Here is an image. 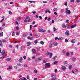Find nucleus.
<instances>
[{"label":"nucleus","mask_w":80,"mask_h":80,"mask_svg":"<svg viewBox=\"0 0 80 80\" xmlns=\"http://www.w3.org/2000/svg\"><path fill=\"white\" fill-rule=\"evenodd\" d=\"M53 31H54V32L55 31H57V29L55 28H53Z\"/></svg>","instance_id":"37998d69"},{"label":"nucleus","mask_w":80,"mask_h":80,"mask_svg":"<svg viewBox=\"0 0 80 80\" xmlns=\"http://www.w3.org/2000/svg\"><path fill=\"white\" fill-rule=\"evenodd\" d=\"M65 10H64V9H61V12H62H62H64Z\"/></svg>","instance_id":"4c0bfd02"},{"label":"nucleus","mask_w":80,"mask_h":80,"mask_svg":"<svg viewBox=\"0 0 80 80\" xmlns=\"http://www.w3.org/2000/svg\"><path fill=\"white\" fill-rule=\"evenodd\" d=\"M0 46L1 47H3V44H2V41L1 40H0Z\"/></svg>","instance_id":"6ab92c4d"},{"label":"nucleus","mask_w":80,"mask_h":80,"mask_svg":"<svg viewBox=\"0 0 80 80\" xmlns=\"http://www.w3.org/2000/svg\"><path fill=\"white\" fill-rule=\"evenodd\" d=\"M3 28L2 27H0V30H3Z\"/></svg>","instance_id":"3c124183"},{"label":"nucleus","mask_w":80,"mask_h":80,"mask_svg":"<svg viewBox=\"0 0 80 80\" xmlns=\"http://www.w3.org/2000/svg\"><path fill=\"white\" fill-rule=\"evenodd\" d=\"M38 42V41H37V40H36L34 41V43H35V44H37V43Z\"/></svg>","instance_id":"58836bf2"},{"label":"nucleus","mask_w":80,"mask_h":80,"mask_svg":"<svg viewBox=\"0 0 80 80\" xmlns=\"http://www.w3.org/2000/svg\"><path fill=\"white\" fill-rule=\"evenodd\" d=\"M76 60V58H73V61H75Z\"/></svg>","instance_id":"338daca9"},{"label":"nucleus","mask_w":80,"mask_h":80,"mask_svg":"<svg viewBox=\"0 0 80 80\" xmlns=\"http://www.w3.org/2000/svg\"><path fill=\"white\" fill-rule=\"evenodd\" d=\"M43 29H40L39 30V32H43Z\"/></svg>","instance_id":"aec40b11"},{"label":"nucleus","mask_w":80,"mask_h":80,"mask_svg":"<svg viewBox=\"0 0 80 80\" xmlns=\"http://www.w3.org/2000/svg\"><path fill=\"white\" fill-rule=\"evenodd\" d=\"M40 43L42 44V45H43V44H44V42L43 41H41L40 42Z\"/></svg>","instance_id":"393cba45"},{"label":"nucleus","mask_w":80,"mask_h":80,"mask_svg":"<svg viewBox=\"0 0 80 80\" xmlns=\"http://www.w3.org/2000/svg\"><path fill=\"white\" fill-rule=\"evenodd\" d=\"M54 11H57V8H55L53 9Z\"/></svg>","instance_id":"ea45409f"},{"label":"nucleus","mask_w":80,"mask_h":80,"mask_svg":"<svg viewBox=\"0 0 80 80\" xmlns=\"http://www.w3.org/2000/svg\"><path fill=\"white\" fill-rule=\"evenodd\" d=\"M48 21H50V18H49L48 19Z\"/></svg>","instance_id":"774afa93"},{"label":"nucleus","mask_w":80,"mask_h":80,"mask_svg":"<svg viewBox=\"0 0 80 80\" xmlns=\"http://www.w3.org/2000/svg\"><path fill=\"white\" fill-rule=\"evenodd\" d=\"M16 30H19V29H20V28H19V27L18 26L16 28Z\"/></svg>","instance_id":"e433bc0d"},{"label":"nucleus","mask_w":80,"mask_h":80,"mask_svg":"<svg viewBox=\"0 0 80 80\" xmlns=\"http://www.w3.org/2000/svg\"><path fill=\"white\" fill-rule=\"evenodd\" d=\"M17 20H18V21H20V20H21V19L20 17H18L17 18Z\"/></svg>","instance_id":"a878e982"},{"label":"nucleus","mask_w":80,"mask_h":80,"mask_svg":"<svg viewBox=\"0 0 80 80\" xmlns=\"http://www.w3.org/2000/svg\"><path fill=\"white\" fill-rule=\"evenodd\" d=\"M72 68V65H70L69 66V70H70Z\"/></svg>","instance_id":"c9c22d12"},{"label":"nucleus","mask_w":80,"mask_h":80,"mask_svg":"<svg viewBox=\"0 0 80 80\" xmlns=\"http://www.w3.org/2000/svg\"><path fill=\"white\" fill-rule=\"evenodd\" d=\"M4 20V19H2L0 21V22H2Z\"/></svg>","instance_id":"6e6d98bb"},{"label":"nucleus","mask_w":80,"mask_h":80,"mask_svg":"<svg viewBox=\"0 0 80 80\" xmlns=\"http://www.w3.org/2000/svg\"><path fill=\"white\" fill-rule=\"evenodd\" d=\"M65 42H68V39H65Z\"/></svg>","instance_id":"09e8293b"},{"label":"nucleus","mask_w":80,"mask_h":80,"mask_svg":"<svg viewBox=\"0 0 80 80\" xmlns=\"http://www.w3.org/2000/svg\"><path fill=\"white\" fill-rule=\"evenodd\" d=\"M14 68L15 69H17L18 68V67L17 66H14Z\"/></svg>","instance_id":"a18cd8bd"},{"label":"nucleus","mask_w":80,"mask_h":80,"mask_svg":"<svg viewBox=\"0 0 80 80\" xmlns=\"http://www.w3.org/2000/svg\"><path fill=\"white\" fill-rule=\"evenodd\" d=\"M34 72H35V73H37V72H38V71H37V70H34Z\"/></svg>","instance_id":"49530a36"},{"label":"nucleus","mask_w":80,"mask_h":80,"mask_svg":"<svg viewBox=\"0 0 80 80\" xmlns=\"http://www.w3.org/2000/svg\"><path fill=\"white\" fill-rule=\"evenodd\" d=\"M29 3H35V1H29Z\"/></svg>","instance_id":"bb28decb"},{"label":"nucleus","mask_w":80,"mask_h":80,"mask_svg":"<svg viewBox=\"0 0 80 80\" xmlns=\"http://www.w3.org/2000/svg\"><path fill=\"white\" fill-rule=\"evenodd\" d=\"M6 61H7V62H9L11 60V58H6Z\"/></svg>","instance_id":"9d476101"},{"label":"nucleus","mask_w":80,"mask_h":80,"mask_svg":"<svg viewBox=\"0 0 80 80\" xmlns=\"http://www.w3.org/2000/svg\"><path fill=\"white\" fill-rule=\"evenodd\" d=\"M43 62L44 63H46V61H45V60H44L43 61Z\"/></svg>","instance_id":"4d7b16f0"},{"label":"nucleus","mask_w":80,"mask_h":80,"mask_svg":"<svg viewBox=\"0 0 80 80\" xmlns=\"http://www.w3.org/2000/svg\"><path fill=\"white\" fill-rule=\"evenodd\" d=\"M80 0H77L76 2L77 3L80 2Z\"/></svg>","instance_id":"bf43d9fd"},{"label":"nucleus","mask_w":80,"mask_h":80,"mask_svg":"<svg viewBox=\"0 0 80 80\" xmlns=\"http://www.w3.org/2000/svg\"><path fill=\"white\" fill-rule=\"evenodd\" d=\"M48 12L49 13H51V12L50 11H49V9H47V10H46L45 11V13H48Z\"/></svg>","instance_id":"0eeeda50"},{"label":"nucleus","mask_w":80,"mask_h":80,"mask_svg":"<svg viewBox=\"0 0 80 80\" xmlns=\"http://www.w3.org/2000/svg\"><path fill=\"white\" fill-rule=\"evenodd\" d=\"M23 61V58L22 57H21L19 58V59L18 60L19 62H22Z\"/></svg>","instance_id":"ddd939ff"},{"label":"nucleus","mask_w":80,"mask_h":80,"mask_svg":"<svg viewBox=\"0 0 80 80\" xmlns=\"http://www.w3.org/2000/svg\"><path fill=\"white\" fill-rule=\"evenodd\" d=\"M70 1V2H74V0H71Z\"/></svg>","instance_id":"69168bd1"},{"label":"nucleus","mask_w":80,"mask_h":80,"mask_svg":"<svg viewBox=\"0 0 80 80\" xmlns=\"http://www.w3.org/2000/svg\"><path fill=\"white\" fill-rule=\"evenodd\" d=\"M52 45H53V42L51 41L49 45V48H52Z\"/></svg>","instance_id":"20e7f679"},{"label":"nucleus","mask_w":80,"mask_h":80,"mask_svg":"<svg viewBox=\"0 0 80 80\" xmlns=\"http://www.w3.org/2000/svg\"><path fill=\"white\" fill-rule=\"evenodd\" d=\"M27 79H30V77L29 76V75H28L27 76Z\"/></svg>","instance_id":"72a5a7b5"},{"label":"nucleus","mask_w":80,"mask_h":80,"mask_svg":"<svg viewBox=\"0 0 80 80\" xmlns=\"http://www.w3.org/2000/svg\"><path fill=\"white\" fill-rule=\"evenodd\" d=\"M65 34L66 35H67V36H68V35H70L69 31H66L65 32Z\"/></svg>","instance_id":"6e6552de"},{"label":"nucleus","mask_w":80,"mask_h":80,"mask_svg":"<svg viewBox=\"0 0 80 80\" xmlns=\"http://www.w3.org/2000/svg\"><path fill=\"white\" fill-rule=\"evenodd\" d=\"M66 55L67 56H69V52H67L66 53Z\"/></svg>","instance_id":"a19ab883"},{"label":"nucleus","mask_w":80,"mask_h":80,"mask_svg":"<svg viewBox=\"0 0 80 80\" xmlns=\"http://www.w3.org/2000/svg\"><path fill=\"white\" fill-rule=\"evenodd\" d=\"M32 52H33L34 53H36V51L35 49H33Z\"/></svg>","instance_id":"473e14b6"},{"label":"nucleus","mask_w":80,"mask_h":80,"mask_svg":"<svg viewBox=\"0 0 80 80\" xmlns=\"http://www.w3.org/2000/svg\"><path fill=\"white\" fill-rule=\"evenodd\" d=\"M65 13L66 14L69 15V14H70L71 12H70V10H67L66 11Z\"/></svg>","instance_id":"39448f33"},{"label":"nucleus","mask_w":80,"mask_h":80,"mask_svg":"<svg viewBox=\"0 0 80 80\" xmlns=\"http://www.w3.org/2000/svg\"><path fill=\"white\" fill-rule=\"evenodd\" d=\"M12 36H15V33H14V32H13L12 34Z\"/></svg>","instance_id":"c03bdc74"},{"label":"nucleus","mask_w":80,"mask_h":80,"mask_svg":"<svg viewBox=\"0 0 80 80\" xmlns=\"http://www.w3.org/2000/svg\"><path fill=\"white\" fill-rule=\"evenodd\" d=\"M61 69L62 70H65L66 69V67L64 66H62L61 67Z\"/></svg>","instance_id":"423d86ee"},{"label":"nucleus","mask_w":80,"mask_h":80,"mask_svg":"<svg viewBox=\"0 0 80 80\" xmlns=\"http://www.w3.org/2000/svg\"><path fill=\"white\" fill-rule=\"evenodd\" d=\"M43 3H48V2L47 1H44L43 2Z\"/></svg>","instance_id":"de8ad7c7"},{"label":"nucleus","mask_w":80,"mask_h":80,"mask_svg":"<svg viewBox=\"0 0 80 80\" xmlns=\"http://www.w3.org/2000/svg\"><path fill=\"white\" fill-rule=\"evenodd\" d=\"M5 57V55H2V57H0V58H4V57Z\"/></svg>","instance_id":"c756f323"},{"label":"nucleus","mask_w":80,"mask_h":80,"mask_svg":"<svg viewBox=\"0 0 80 80\" xmlns=\"http://www.w3.org/2000/svg\"><path fill=\"white\" fill-rule=\"evenodd\" d=\"M30 17H26V20H28V22H29L30 21Z\"/></svg>","instance_id":"9b49d317"},{"label":"nucleus","mask_w":80,"mask_h":80,"mask_svg":"<svg viewBox=\"0 0 80 80\" xmlns=\"http://www.w3.org/2000/svg\"><path fill=\"white\" fill-rule=\"evenodd\" d=\"M50 75L51 77H53V76H54V74H51Z\"/></svg>","instance_id":"f704fd0d"},{"label":"nucleus","mask_w":80,"mask_h":80,"mask_svg":"<svg viewBox=\"0 0 80 80\" xmlns=\"http://www.w3.org/2000/svg\"><path fill=\"white\" fill-rule=\"evenodd\" d=\"M24 67H27V65L26 64H24Z\"/></svg>","instance_id":"680f3d73"},{"label":"nucleus","mask_w":80,"mask_h":80,"mask_svg":"<svg viewBox=\"0 0 80 80\" xmlns=\"http://www.w3.org/2000/svg\"><path fill=\"white\" fill-rule=\"evenodd\" d=\"M3 32H1V33L0 32V37H3Z\"/></svg>","instance_id":"5701e85b"},{"label":"nucleus","mask_w":80,"mask_h":80,"mask_svg":"<svg viewBox=\"0 0 80 80\" xmlns=\"http://www.w3.org/2000/svg\"><path fill=\"white\" fill-rule=\"evenodd\" d=\"M6 42V40L4 39L2 40V42L3 43H5Z\"/></svg>","instance_id":"79ce46f5"},{"label":"nucleus","mask_w":80,"mask_h":80,"mask_svg":"<svg viewBox=\"0 0 80 80\" xmlns=\"http://www.w3.org/2000/svg\"><path fill=\"white\" fill-rule=\"evenodd\" d=\"M42 57H40L38 58V60H42Z\"/></svg>","instance_id":"7c9ffc66"},{"label":"nucleus","mask_w":80,"mask_h":80,"mask_svg":"<svg viewBox=\"0 0 80 80\" xmlns=\"http://www.w3.org/2000/svg\"><path fill=\"white\" fill-rule=\"evenodd\" d=\"M13 53H15V49H14L13 51Z\"/></svg>","instance_id":"052dcab7"},{"label":"nucleus","mask_w":80,"mask_h":80,"mask_svg":"<svg viewBox=\"0 0 80 80\" xmlns=\"http://www.w3.org/2000/svg\"><path fill=\"white\" fill-rule=\"evenodd\" d=\"M62 39H63V37H60L59 38H58V40H62Z\"/></svg>","instance_id":"b1692460"},{"label":"nucleus","mask_w":80,"mask_h":80,"mask_svg":"<svg viewBox=\"0 0 80 80\" xmlns=\"http://www.w3.org/2000/svg\"><path fill=\"white\" fill-rule=\"evenodd\" d=\"M27 21H28V20H27V19H25L24 20V23H25V22H27Z\"/></svg>","instance_id":"603ef678"},{"label":"nucleus","mask_w":80,"mask_h":80,"mask_svg":"<svg viewBox=\"0 0 80 80\" xmlns=\"http://www.w3.org/2000/svg\"><path fill=\"white\" fill-rule=\"evenodd\" d=\"M9 13L10 15H11L12 14V12L9 11Z\"/></svg>","instance_id":"5fc2aeb1"},{"label":"nucleus","mask_w":80,"mask_h":80,"mask_svg":"<svg viewBox=\"0 0 80 80\" xmlns=\"http://www.w3.org/2000/svg\"><path fill=\"white\" fill-rule=\"evenodd\" d=\"M70 22V21L68 20H66V22L67 23H68Z\"/></svg>","instance_id":"c85d7f7f"},{"label":"nucleus","mask_w":80,"mask_h":80,"mask_svg":"<svg viewBox=\"0 0 80 80\" xmlns=\"http://www.w3.org/2000/svg\"><path fill=\"white\" fill-rule=\"evenodd\" d=\"M23 58H24V59H26L27 58V57H26V56H24Z\"/></svg>","instance_id":"864d4df0"},{"label":"nucleus","mask_w":80,"mask_h":80,"mask_svg":"<svg viewBox=\"0 0 80 80\" xmlns=\"http://www.w3.org/2000/svg\"><path fill=\"white\" fill-rule=\"evenodd\" d=\"M76 27V24H74L73 25H72L71 26V28H75Z\"/></svg>","instance_id":"4468645a"},{"label":"nucleus","mask_w":80,"mask_h":80,"mask_svg":"<svg viewBox=\"0 0 80 80\" xmlns=\"http://www.w3.org/2000/svg\"><path fill=\"white\" fill-rule=\"evenodd\" d=\"M30 40H33V38H31L30 39Z\"/></svg>","instance_id":"e2e57ef3"},{"label":"nucleus","mask_w":80,"mask_h":80,"mask_svg":"<svg viewBox=\"0 0 80 80\" xmlns=\"http://www.w3.org/2000/svg\"><path fill=\"white\" fill-rule=\"evenodd\" d=\"M16 35H19V32H16Z\"/></svg>","instance_id":"cd10ccee"},{"label":"nucleus","mask_w":80,"mask_h":80,"mask_svg":"<svg viewBox=\"0 0 80 80\" xmlns=\"http://www.w3.org/2000/svg\"><path fill=\"white\" fill-rule=\"evenodd\" d=\"M53 45L54 46H57L58 45V42H54Z\"/></svg>","instance_id":"2eb2a0df"},{"label":"nucleus","mask_w":80,"mask_h":80,"mask_svg":"<svg viewBox=\"0 0 80 80\" xmlns=\"http://www.w3.org/2000/svg\"><path fill=\"white\" fill-rule=\"evenodd\" d=\"M78 71V70H77H77L76 71H74L73 70H72V73H77V72Z\"/></svg>","instance_id":"4be33fe9"},{"label":"nucleus","mask_w":80,"mask_h":80,"mask_svg":"<svg viewBox=\"0 0 80 80\" xmlns=\"http://www.w3.org/2000/svg\"><path fill=\"white\" fill-rule=\"evenodd\" d=\"M47 54L48 55H49L50 58H52V57L53 56V53H50V52H48L47 53Z\"/></svg>","instance_id":"f03ea898"},{"label":"nucleus","mask_w":80,"mask_h":80,"mask_svg":"<svg viewBox=\"0 0 80 80\" xmlns=\"http://www.w3.org/2000/svg\"><path fill=\"white\" fill-rule=\"evenodd\" d=\"M57 78H56V77L54 76L53 77H52L51 80H56Z\"/></svg>","instance_id":"f8f14e48"},{"label":"nucleus","mask_w":80,"mask_h":80,"mask_svg":"<svg viewBox=\"0 0 80 80\" xmlns=\"http://www.w3.org/2000/svg\"><path fill=\"white\" fill-rule=\"evenodd\" d=\"M5 50H3L1 52L2 55H3L5 54Z\"/></svg>","instance_id":"dca6fc26"},{"label":"nucleus","mask_w":80,"mask_h":80,"mask_svg":"<svg viewBox=\"0 0 80 80\" xmlns=\"http://www.w3.org/2000/svg\"><path fill=\"white\" fill-rule=\"evenodd\" d=\"M76 42H77V40H76V39H72L71 40V42L72 43H76Z\"/></svg>","instance_id":"7ed1b4c3"},{"label":"nucleus","mask_w":80,"mask_h":80,"mask_svg":"<svg viewBox=\"0 0 80 80\" xmlns=\"http://www.w3.org/2000/svg\"><path fill=\"white\" fill-rule=\"evenodd\" d=\"M8 69L9 70L13 69V68L12 67V66H10L9 67V68H8Z\"/></svg>","instance_id":"a211bd4d"},{"label":"nucleus","mask_w":80,"mask_h":80,"mask_svg":"<svg viewBox=\"0 0 80 80\" xmlns=\"http://www.w3.org/2000/svg\"><path fill=\"white\" fill-rule=\"evenodd\" d=\"M62 27L63 28H64L65 29V28H66V26L65 25V24H62Z\"/></svg>","instance_id":"1a4fd4ad"},{"label":"nucleus","mask_w":80,"mask_h":80,"mask_svg":"<svg viewBox=\"0 0 80 80\" xmlns=\"http://www.w3.org/2000/svg\"><path fill=\"white\" fill-rule=\"evenodd\" d=\"M16 48L17 49H18V45H16Z\"/></svg>","instance_id":"0e129e2a"},{"label":"nucleus","mask_w":80,"mask_h":80,"mask_svg":"<svg viewBox=\"0 0 80 80\" xmlns=\"http://www.w3.org/2000/svg\"><path fill=\"white\" fill-rule=\"evenodd\" d=\"M30 44H31L30 42H28L27 43V46H30Z\"/></svg>","instance_id":"412c9836"},{"label":"nucleus","mask_w":80,"mask_h":80,"mask_svg":"<svg viewBox=\"0 0 80 80\" xmlns=\"http://www.w3.org/2000/svg\"><path fill=\"white\" fill-rule=\"evenodd\" d=\"M19 80H26V79H25V78H24V79H23L21 78V79H20Z\"/></svg>","instance_id":"8fccbe9b"},{"label":"nucleus","mask_w":80,"mask_h":80,"mask_svg":"<svg viewBox=\"0 0 80 80\" xmlns=\"http://www.w3.org/2000/svg\"><path fill=\"white\" fill-rule=\"evenodd\" d=\"M64 65H67V64H68V62L67 61H64Z\"/></svg>","instance_id":"f3484780"},{"label":"nucleus","mask_w":80,"mask_h":80,"mask_svg":"<svg viewBox=\"0 0 80 80\" xmlns=\"http://www.w3.org/2000/svg\"><path fill=\"white\" fill-rule=\"evenodd\" d=\"M54 64H57V63H58V61H55L54 62Z\"/></svg>","instance_id":"2f4dec72"},{"label":"nucleus","mask_w":80,"mask_h":80,"mask_svg":"<svg viewBox=\"0 0 80 80\" xmlns=\"http://www.w3.org/2000/svg\"><path fill=\"white\" fill-rule=\"evenodd\" d=\"M17 65L18 66H21L22 65V64H18Z\"/></svg>","instance_id":"13d9d810"},{"label":"nucleus","mask_w":80,"mask_h":80,"mask_svg":"<svg viewBox=\"0 0 80 80\" xmlns=\"http://www.w3.org/2000/svg\"><path fill=\"white\" fill-rule=\"evenodd\" d=\"M50 66V63H46L45 65V68H47V67H49Z\"/></svg>","instance_id":"f257e3e1"}]
</instances>
